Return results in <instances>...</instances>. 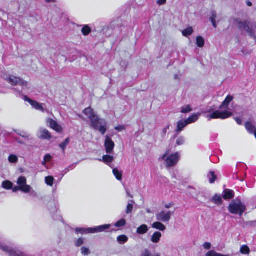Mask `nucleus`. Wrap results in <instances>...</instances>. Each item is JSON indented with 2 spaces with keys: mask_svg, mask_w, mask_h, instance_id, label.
Wrapping results in <instances>:
<instances>
[{
  "mask_svg": "<svg viewBox=\"0 0 256 256\" xmlns=\"http://www.w3.org/2000/svg\"><path fill=\"white\" fill-rule=\"evenodd\" d=\"M80 117L86 120L90 126L96 130H98L102 134H106L108 126L106 122L102 119L98 114L90 107L84 108Z\"/></svg>",
  "mask_w": 256,
  "mask_h": 256,
  "instance_id": "nucleus-1",
  "label": "nucleus"
},
{
  "mask_svg": "<svg viewBox=\"0 0 256 256\" xmlns=\"http://www.w3.org/2000/svg\"><path fill=\"white\" fill-rule=\"evenodd\" d=\"M232 96L228 95L220 106L218 110H216L214 107H210L204 112L206 118L208 119H225L233 114L232 110L230 108L229 104L233 100Z\"/></svg>",
  "mask_w": 256,
  "mask_h": 256,
  "instance_id": "nucleus-2",
  "label": "nucleus"
},
{
  "mask_svg": "<svg viewBox=\"0 0 256 256\" xmlns=\"http://www.w3.org/2000/svg\"><path fill=\"white\" fill-rule=\"evenodd\" d=\"M180 158V154L178 152H172L167 150L160 158V160L168 168L176 166Z\"/></svg>",
  "mask_w": 256,
  "mask_h": 256,
  "instance_id": "nucleus-3",
  "label": "nucleus"
},
{
  "mask_svg": "<svg viewBox=\"0 0 256 256\" xmlns=\"http://www.w3.org/2000/svg\"><path fill=\"white\" fill-rule=\"evenodd\" d=\"M228 210L232 214L242 216L246 210V206L240 200H236L230 203Z\"/></svg>",
  "mask_w": 256,
  "mask_h": 256,
  "instance_id": "nucleus-4",
  "label": "nucleus"
},
{
  "mask_svg": "<svg viewBox=\"0 0 256 256\" xmlns=\"http://www.w3.org/2000/svg\"><path fill=\"white\" fill-rule=\"evenodd\" d=\"M240 28L247 32L248 34L253 40L256 41V25L252 24H248L246 22L240 21L238 22Z\"/></svg>",
  "mask_w": 256,
  "mask_h": 256,
  "instance_id": "nucleus-5",
  "label": "nucleus"
},
{
  "mask_svg": "<svg viewBox=\"0 0 256 256\" xmlns=\"http://www.w3.org/2000/svg\"><path fill=\"white\" fill-rule=\"evenodd\" d=\"M0 77L12 86H16L20 82V78L10 74L6 70L0 72Z\"/></svg>",
  "mask_w": 256,
  "mask_h": 256,
  "instance_id": "nucleus-6",
  "label": "nucleus"
},
{
  "mask_svg": "<svg viewBox=\"0 0 256 256\" xmlns=\"http://www.w3.org/2000/svg\"><path fill=\"white\" fill-rule=\"evenodd\" d=\"M17 184L20 187V190L24 193L34 192L31 186L26 184V178L24 176L19 177L17 180Z\"/></svg>",
  "mask_w": 256,
  "mask_h": 256,
  "instance_id": "nucleus-7",
  "label": "nucleus"
},
{
  "mask_svg": "<svg viewBox=\"0 0 256 256\" xmlns=\"http://www.w3.org/2000/svg\"><path fill=\"white\" fill-rule=\"evenodd\" d=\"M46 125L58 133L62 134L64 131V128L56 120L48 118L46 120Z\"/></svg>",
  "mask_w": 256,
  "mask_h": 256,
  "instance_id": "nucleus-8",
  "label": "nucleus"
},
{
  "mask_svg": "<svg viewBox=\"0 0 256 256\" xmlns=\"http://www.w3.org/2000/svg\"><path fill=\"white\" fill-rule=\"evenodd\" d=\"M174 212L170 210H162L156 214V220L158 221L162 222H168L172 216L173 215Z\"/></svg>",
  "mask_w": 256,
  "mask_h": 256,
  "instance_id": "nucleus-9",
  "label": "nucleus"
},
{
  "mask_svg": "<svg viewBox=\"0 0 256 256\" xmlns=\"http://www.w3.org/2000/svg\"><path fill=\"white\" fill-rule=\"evenodd\" d=\"M36 136L40 140H50L52 138L51 133L46 128H40L36 132Z\"/></svg>",
  "mask_w": 256,
  "mask_h": 256,
  "instance_id": "nucleus-10",
  "label": "nucleus"
},
{
  "mask_svg": "<svg viewBox=\"0 0 256 256\" xmlns=\"http://www.w3.org/2000/svg\"><path fill=\"white\" fill-rule=\"evenodd\" d=\"M24 100L25 102H28L32 106V108L36 109V110L42 112L46 111V109L44 107V104H40L36 101L33 100L27 96L24 97Z\"/></svg>",
  "mask_w": 256,
  "mask_h": 256,
  "instance_id": "nucleus-11",
  "label": "nucleus"
},
{
  "mask_svg": "<svg viewBox=\"0 0 256 256\" xmlns=\"http://www.w3.org/2000/svg\"><path fill=\"white\" fill-rule=\"evenodd\" d=\"M114 146V143L111 138L109 136H105L104 146L106 153H112L113 151Z\"/></svg>",
  "mask_w": 256,
  "mask_h": 256,
  "instance_id": "nucleus-12",
  "label": "nucleus"
},
{
  "mask_svg": "<svg viewBox=\"0 0 256 256\" xmlns=\"http://www.w3.org/2000/svg\"><path fill=\"white\" fill-rule=\"evenodd\" d=\"M110 226V224H104L102 226H96L94 228H91L90 230H89L91 233H96V232H102L104 231V230L108 229Z\"/></svg>",
  "mask_w": 256,
  "mask_h": 256,
  "instance_id": "nucleus-13",
  "label": "nucleus"
},
{
  "mask_svg": "<svg viewBox=\"0 0 256 256\" xmlns=\"http://www.w3.org/2000/svg\"><path fill=\"white\" fill-rule=\"evenodd\" d=\"M162 234L158 231L155 232L150 236V242L153 244H158L162 238Z\"/></svg>",
  "mask_w": 256,
  "mask_h": 256,
  "instance_id": "nucleus-14",
  "label": "nucleus"
},
{
  "mask_svg": "<svg viewBox=\"0 0 256 256\" xmlns=\"http://www.w3.org/2000/svg\"><path fill=\"white\" fill-rule=\"evenodd\" d=\"M160 222L161 221L154 222L152 224V228L160 231H164L166 229V227Z\"/></svg>",
  "mask_w": 256,
  "mask_h": 256,
  "instance_id": "nucleus-15",
  "label": "nucleus"
},
{
  "mask_svg": "<svg viewBox=\"0 0 256 256\" xmlns=\"http://www.w3.org/2000/svg\"><path fill=\"white\" fill-rule=\"evenodd\" d=\"M148 228L147 225L143 224L140 225L137 228L136 232L138 234L143 235L148 232Z\"/></svg>",
  "mask_w": 256,
  "mask_h": 256,
  "instance_id": "nucleus-16",
  "label": "nucleus"
},
{
  "mask_svg": "<svg viewBox=\"0 0 256 256\" xmlns=\"http://www.w3.org/2000/svg\"><path fill=\"white\" fill-rule=\"evenodd\" d=\"M188 124L186 120L179 121L177 124L176 131L178 132L182 131V130Z\"/></svg>",
  "mask_w": 256,
  "mask_h": 256,
  "instance_id": "nucleus-17",
  "label": "nucleus"
},
{
  "mask_svg": "<svg viewBox=\"0 0 256 256\" xmlns=\"http://www.w3.org/2000/svg\"><path fill=\"white\" fill-rule=\"evenodd\" d=\"M92 31V28L88 24L82 26V33L84 36H87L91 33Z\"/></svg>",
  "mask_w": 256,
  "mask_h": 256,
  "instance_id": "nucleus-18",
  "label": "nucleus"
},
{
  "mask_svg": "<svg viewBox=\"0 0 256 256\" xmlns=\"http://www.w3.org/2000/svg\"><path fill=\"white\" fill-rule=\"evenodd\" d=\"M234 196V192L230 190H226L223 192V198L224 200H229L233 198Z\"/></svg>",
  "mask_w": 256,
  "mask_h": 256,
  "instance_id": "nucleus-19",
  "label": "nucleus"
},
{
  "mask_svg": "<svg viewBox=\"0 0 256 256\" xmlns=\"http://www.w3.org/2000/svg\"><path fill=\"white\" fill-rule=\"evenodd\" d=\"M200 113L193 114L190 117H188L187 119H186V120L188 124L194 123L198 120V117L200 116Z\"/></svg>",
  "mask_w": 256,
  "mask_h": 256,
  "instance_id": "nucleus-20",
  "label": "nucleus"
},
{
  "mask_svg": "<svg viewBox=\"0 0 256 256\" xmlns=\"http://www.w3.org/2000/svg\"><path fill=\"white\" fill-rule=\"evenodd\" d=\"M175 143L176 146H182L186 143V138L182 136H178L176 138Z\"/></svg>",
  "mask_w": 256,
  "mask_h": 256,
  "instance_id": "nucleus-21",
  "label": "nucleus"
},
{
  "mask_svg": "<svg viewBox=\"0 0 256 256\" xmlns=\"http://www.w3.org/2000/svg\"><path fill=\"white\" fill-rule=\"evenodd\" d=\"M114 157L112 156L104 155L102 156V160L100 159V161H102L107 164H109L114 160Z\"/></svg>",
  "mask_w": 256,
  "mask_h": 256,
  "instance_id": "nucleus-22",
  "label": "nucleus"
},
{
  "mask_svg": "<svg viewBox=\"0 0 256 256\" xmlns=\"http://www.w3.org/2000/svg\"><path fill=\"white\" fill-rule=\"evenodd\" d=\"M196 44L199 48H202L204 46L205 41L202 36H198L196 38Z\"/></svg>",
  "mask_w": 256,
  "mask_h": 256,
  "instance_id": "nucleus-23",
  "label": "nucleus"
},
{
  "mask_svg": "<svg viewBox=\"0 0 256 256\" xmlns=\"http://www.w3.org/2000/svg\"><path fill=\"white\" fill-rule=\"evenodd\" d=\"M194 32V28L192 26H188L182 31L183 36L188 37L192 34Z\"/></svg>",
  "mask_w": 256,
  "mask_h": 256,
  "instance_id": "nucleus-24",
  "label": "nucleus"
},
{
  "mask_svg": "<svg viewBox=\"0 0 256 256\" xmlns=\"http://www.w3.org/2000/svg\"><path fill=\"white\" fill-rule=\"evenodd\" d=\"M112 172L116 178L118 180H121L122 179V171L118 170L116 168H114L112 170Z\"/></svg>",
  "mask_w": 256,
  "mask_h": 256,
  "instance_id": "nucleus-25",
  "label": "nucleus"
},
{
  "mask_svg": "<svg viewBox=\"0 0 256 256\" xmlns=\"http://www.w3.org/2000/svg\"><path fill=\"white\" fill-rule=\"evenodd\" d=\"M240 252L242 254L248 255L250 252V249L246 245H242L240 246Z\"/></svg>",
  "mask_w": 256,
  "mask_h": 256,
  "instance_id": "nucleus-26",
  "label": "nucleus"
},
{
  "mask_svg": "<svg viewBox=\"0 0 256 256\" xmlns=\"http://www.w3.org/2000/svg\"><path fill=\"white\" fill-rule=\"evenodd\" d=\"M2 186L6 190H10L12 188L13 184L9 180H5L2 182Z\"/></svg>",
  "mask_w": 256,
  "mask_h": 256,
  "instance_id": "nucleus-27",
  "label": "nucleus"
},
{
  "mask_svg": "<svg viewBox=\"0 0 256 256\" xmlns=\"http://www.w3.org/2000/svg\"><path fill=\"white\" fill-rule=\"evenodd\" d=\"M205 256H229L228 254H223L218 252H217L214 250H210L208 252Z\"/></svg>",
  "mask_w": 256,
  "mask_h": 256,
  "instance_id": "nucleus-28",
  "label": "nucleus"
},
{
  "mask_svg": "<svg viewBox=\"0 0 256 256\" xmlns=\"http://www.w3.org/2000/svg\"><path fill=\"white\" fill-rule=\"evenodd\" d=\"M212 200L214 203L216 204H220L222 202V196L218 194L214 195L212 198Z\"/></svg>",
  "mask_w": 256,
  "mask_h": 256,
  "instance_id": "nucleus-29",
  "label": "nucleus"
},
{
  "mask_svg": "<svg viewBox=\"0 0 256 256\" xmlns=\"http://www.w3.org/2000/svg\"><path fill=\"white\" fill-rule=\"evenodd\" d=\"M54 179L52 176H48L45 178L46 184L50 186H52L54 184Z\"/></svg>",
  "mask_w": 256,
  "mask_h": 256,
  "instance_id": "nucleus-30",
  "label": "nucleus"
},
{
  "mask_svg": "<svg viewBox=\"0 0 256 256\" xmlns=\"http://www.w3.org/2000/svg\"><path fill=\"white\" fill-rule=\"evenodd\" d=\"M216 12H213L211 13L210 16V20L212 23V26L214 28H216L217 27V24L216 21Z\"/></svg>",
  "mask_w": 256,
  "mask_h": 256,
  "instance_id": "nucleus-31",
  "label": "nucleus"
},
{
  "mask_svg": "<svg viewBox=\"0 0 256 256\" xmlns=\"http://www.w3.org/2000/svg\"><path fill=\"white\" fill-rule=\"evenodd\" d=\"M117 240L120 244H122L128 241V238L126 235H121L118 237Z\"/></svg>",
  "mask_w": 256,
  "mask_h": 256,
  "instance_id": "nucleus-32",
  "label": "nucleus"
},
{
  "mask_svg": "<svg viewBox=\"0 0 256 256\" xmlns=\"http://www.w3.org/2000/svg\"><path fill=\"white\" fill-rule=\"evenodd\" d=\"M52 160V156L50 154H46L44 156V160L42 162L43 166H46V163Z\"/></svg>",
  "mask_w": 256,
  "mask_h": 256,
  "instance_id": "nucleus-33",
  "label": "nucleus"
},
{
  "mask_svg": "<svg viewBox=\"0 0 256 256\" xmlns=\"http://www.w3.org/2000/svg\"><path fill=\"white\" fill-rule=\"evenodd\" d=\"M192 110V108L190 105H185L184 106L181 108L180 112L182 113H188Z\"/></svg>",
  "mask_w": 256,
  "mask_h": 256,
  "instance_id": "nucleus-34",
  "label": "nucleus"
},
{
  "mask_svg": "<svg viewBox=\"0 0 256 256\" xmlns=\"http://www.w3.org/2000/svg\"><path fill=\"white\" fill-rule=\"evenodd\" d=\"M90 228H76V232L77 234H86V233H91L90 231L89 230Z\"/></svg>",
  "mask_w": 256,
  "mask_h": 256,
  "instance_id": "nucleus-35",
  "label": "nucleus"
},
{
  "mask_svg": "<svg viewBox=\"0 0 256 256\" xmlns=\"http://www.w3.org/2000/svg\"><path fill=\"white\" fill-rule=\"evenodd\" d=\"M8 160L10 163H16L18 160V158L16 155L10 154L8 158Z\"/></svg>",
  "mask_w": 256,
  "mask_h": 256,
  "instance_id": "nucleus-36",
  "label": "nucleus"
},
{
  "mask_svg": "<svg viewBox=\"0 0 256 256\" xmlns=\"http://www.w3.org/2000/svg\"><path fill=\"white\" fill-rule=\"evenodd\" d=\"M126 220L124 219H121V220H119L115 224V226L116 227H122V226H124L126 225Z\"/></svg>",
  "mask_w": 256,
  "mask_h": 256,
  "instance_id": "nucleus-37",
  "label": "nucleus"
},
{
  "mask_svg": "<svg viewBox=\"0 0 256 256\" xmlns=\"http://www.w3.org/2000/svg\"><path fill=\"white\" fill-rule=\"evenodd\" d=\"M208 177L210 180V183H214L216 180V176L214 174V172H211L210 174L208 175Z\"/></svg>",
  "mask_w": 256,
  "mask_h": 256,
  "instance_id": "nucleus-38",
  "label": "nucleus"
},
{
  "mask_svg": "<svg viewBox=\"0 0 256 256\" xmlns=\"http://www.w3.org/2000/svg\"><path fill=\"white\" fill-rule=\"evenodd\" d=\"M70 142V140L69 138H66L64 141L62 142L60 144V148H62V150H64L66 146H67V145L68 144V143Z\"/></svg>",
  "mask_w": 256,
  "mask_h": 256,
  "instance_id": "nucleus-39",
  "label": "nucleus"
},
{
  "mask_svg": "<svg viewBox=\"0 0 256 256\" xmlns=\"http://www.w3.org/2000/svg\"><path fill=\"white\" fill-rule=\"evenodd\" d=\"M126 127L124 125H121V124H118V126H116L114 127V130L118 132H122V131L124 130H126Z\"/></svg>",
  "mask_w": 256,
  "mask_h": 256,
  "instance_id": "nucleus-40",
  "label": "nucleus"
},
{
  "mask_svg": "<svg viewBox=\"0 0 256 256\" xmlns=\"http://www.w3.org/2000/svg\"><path fill=\"white\" fill-rule=\"evenodd\" d=\"M18 84H20L24 88H28L30 86V84H29V83L28 82L22 80L21 79H20V82H19Z\"/></svg>",
  "mask_w": 256,
  "mask_h": 256,
  "instance_id": "nucleus-41",
  "label": "nucleus"
},
{
  "mask_svg": "<svg viewBox=\"0 0 256 256\" xmlns=\"http://www.w3.org/2000/svg\"><path fill=\"white\" fill-rule=\"evenodd\" d=\"M81 252L82 254L84 256L88 255L90 254L89 249L86 247H82Z\"/></svg>",
  "mask_w": 256,
  "mask_h": 256,
  "instance_id": "nucleus-42",
  "label": "nucleus"
},
{
  "mask_svg": "<svg viewBox=\"0 0 256 256\" xmlns=\"http://www.w3.org/2000/svg\"><path fill=\"white\" fill-rule=\"evenodd\" d=\"M164 207L166 209H169L172 208L174 206L173 204L171 202H163Z\"/></svg>",
  "mask_w": 256,
  "mask_h": 256,
  "instance_id": "nucleus-43",
  "label": "nucleus"
},
{
  "mask_svg": "<svg viewBox=\"0 0 256 256\" xmlns=\"http://www.w3.org/2000/svg\"><path fill=\"white\" fill-rule=\"evenodd\" d=\"M202 246L205 250H210L212 248V244L209 242H206L203 244Z\"/></svg>",
  "mask_w": 256,
  "mask_h": 256,
  "instance_id": "nucleus-44",
  "label": "nucleus"
},
{
  "mask_svg": "<svg viewBox=\"0 0 256 256\" xmlns=\"http://www.w3.org/2000/svg\"><path fill=\"white\" fill-rule=\"evenodd\" d=\"M133 208V206L132 204H128L127 206L126 212L129 214L132 212Z\"/></svg>",
  "mask_w": 256,
  "mask_h": 256,
  "instance_id": "nucleus-45",
  "label": "nucleus"
},
{
  "mask_svg": "<svg viewBox=\"0 0 256 256\" xmlns=\"http://www.w3.org/2000/svg\"><path fill=\"white\" fill-rule=\"evenodd\" d=\"M84 244V240L82 238H78L76 242V245L77 246H80Z\"/></svg>",
  "mask_w": 256,
  "mask_h": 256,
  "instance_id": "nucleus-46",
  "label": "nucleus"
},
{
  "mask_svg": "<svg viewBox=\"0 0 256 256\" xmlns=\"http://www.w3.org/2000/svg\"><path fill=\"white\" fill-rule=\"evenodd\" d=\"M153 254H152L148 250H144L143 252L140 256H152Z\"/></svg>",
  "mask_w": 256,
  "mask_h": 256,
  "instance_id": "nucleus-47",
  "label": "nucleus"
},
{
  "mask_svg": "<svg viewBox=\"0 0 256 256\" xmlns=\"http://www.w3.org/2000/svg\"><path fill=\"white\" fill-rule=\"evenodd\" d=\"M20 135L21 136H22L23 138H28L30 136V134L28 132H20Z\"/></svg>",
  "mask_w": 256,
  "mask_h": 256,
  "instance_id": "nucleus-48",
  "label": "nucleus"
},
{
  "mask_svg": "<svg viewBox=\"0 0 256 256\" xmlns=\"http://www.w3.org/2000/svg\"><path fill=\"white\" fill-rule=\"evenodd\" d=\"M167 0H157L156 4L159 6L164 4Z\"/></svg>",
  "mask_w": 256,
  "mask_h": 256,
  "instance_id": "nucleus-49",
  "label": "nucleus"
},
{
  "mask_svg": "<svg viewBox=\"0 0 256 256\" xmlns=\"http://www.w3.org/2000/svg\"><path fill=\"white\" fill-rule=\"evenodd\" d=\"M235 120L238 124H242V120L240 118H235Z\"/></svg>",
  "mask_w": 256,
  "mask_h": 256,
  "instance_id": "nucleus-50",
  "label": "nucleus"
},
{
  "mask_svg": "<svg viewBox=\"0 0 256 256\" xmlns=\"http://www.w3.org/2000/svg\"><path fill=\"white\" fill-rule=\"evenodd\" d=\"M18 190H20V187L18 186H14V188H12L13 192H16L18 191Z\"/></svg>",
  "mask_w": 256,
  "mask_h": 256,
  "instance_id": "nucleus-51",
  "label": "nucleus"
},
{
  "mask_svg": "<svg viewBox=\"0 0 256 256\" xmlns=\"http://www.w3.org/2000/svg\"><path fill=\"white\" fill-rule=\"evenodd\" d=\"M247 4L249 6H252V3L250 2H247Z\"/></svg>",
  "mask_w": 256,
  "mask_h": 256,
  "instance_id": "nucleus-52",
  "label": "nucleus"
},
{
  "mask_svg": "<svg viewBox=\"0 0 256 256\" xmlns=\"http://www.w3.org/2000/svg\"><path fill=\"white\" fill-rule=\"evenodd\" d=\"M152 256H161L158 254H153Z\"/></svg>",
  "mask_w": 256,
  "mask_h": 256,
  "instance_id": "nucleus-53",
  "label": "nucleus"
},
{
  "mask_svg": "<svg viewBox=\"0 0 256 256\" xmlns=\"http://www.w3.org/2000/svg\"><path fill=\"white\" fill-rule=\"evenodd\" d=\"M46 2H54V0H46Z\"/></svg>",
  "mask_w": 256,
  "mask_h": 256,
  "instance_id": "nucleus-54",
  "label": "nucleus"
}]
</instances>
